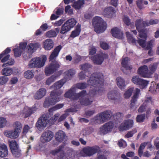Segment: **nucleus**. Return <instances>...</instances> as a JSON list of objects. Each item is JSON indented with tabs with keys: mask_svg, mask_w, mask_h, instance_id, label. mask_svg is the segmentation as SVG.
<instances>
[{
	"mask_svg": "<svg viewBox=\"0 0 159 159\" xmlns=\"http://www.w3.org/2000/svg\"><path fill=\"white\" fill-rule=\"evenodd\" d=\"M148 143V142H145L142 143L140 145L138 151V155L140 157H141L142 155H143V157H148L150 156L151 155L147 151L145 152L143 155V149Z\"/></svg>",
	"mask_w": 159,
	"mask_h": 159,
	"instance_id": "aec40b11",
	"label": "nucleus"
},
{
	"mask_svg": "<svg viewBox=\"0 0 159 159\" xmlns=\"http://www.w3.org/2000/svg\"><path fill=\"white\" fill-rule=\"evenodd\" d=\"M145 114H141L138 115L136 119V121L138 122H143L144 121L145 118Z\"/></svg>",
	"mask_w": 159,
	"mask_h": 159,
	"instance_id": "a18cd8bd",
	"label": "nucleus"
},
{
	"mask_svg": "<svg viewBox=\"0 0 159 159\" xmlns=\"http://www.w3.org/2000/svg\"><path fill=\"white\" fill-rule=\"evenodd\" d=\"M100 114L102 118V120H103L104 122L108 120L112 116L111 112L110 111H105L100 113Z\"/></svg>",
	"mask_w": 159,
	"mask_h": 159,
	"instance_id": "7c9ffc66",
	"label": "nucleus"
},
{
	"mask_svg": "<svg viewBox=\"0 0 159 159\" xmlns=\"http://www.w3.org/2000/svg\"><path fill=\"white\" fill-rule=\"evenodd\" d=\"M136 4L138 8L142 9L144 8L143 5V0H137Z\"/></svg>",
	"mask_w": 159,
	"mask_h": 159,
	"instance_id": "e2e57ef3",
	"label": "nucleus"
},
{
	"mask_svg": "<svg viewBox=\"0 0 159 159\" xmlns=\"http://www.w3.org/2000/svg\"><path fill=\"white\" fill-rule=\"evenodd\" d=\"M11 152L16 157H19L20 156L21 150L20 149L19 145L15 140L9 141L8 142Z\"/></svg>",
	"mask_w": 159,
	"mask_h": 159,
	"instance_id": "1a4fd4ad",
	"label": "nucleus"
},
{
	"mask_svg": "<svg viewBox=\"0 0 159 159\" xmlns=\"http://www.w3.org/2000/svg\"><path fill=\"white\" fill-rule=\"evenodd\" d=\"M7 122L6 118L2 117H0V128H2L5 126Z\"/></svg>",
	"mask_w": 159,
	"mask_h": 159,
	"instance_id": "864d4df0",
	"label": "nucleus"
},
{
	"mask_svg": "<svg viewBox=\"0 0 159 159\" xmlns=\"http://www.w3.org/2000/svg\"><path fill=\"white\" fill-rule=\"evenodd\" d=\"M80 66L81 67L80 69L85 71V72L86 71H88L89 69L92 67V65L88 63H85L81 65Z\"/></svg>",
	"mask_w": 159,
	"mask_h": 159,
	"instance_id": "79ce46f5",
	"label": "nucleus"
},
{
	"mask_svg": "<svg viewBox=\"0 0 159 159\" xmlns=\"http://www.w3.org/2000/svg\"><path fill=\"white\" fill-rule=\"evenodd\" d=\"M92 23L95 31L98 34L103 32L107 28L106 22L102 18L98 16L93 18Z\"/></svg>",
	"mask_w": 159,
	"mask_h": 159,
	"instance_id": "39448f33",
	"label": "nucleus"
},
{
	"mask_svg": "<svg viewBox=\"0 0 159 159\" xmlns=\"http://www.w3.org/2000/svg\"><path fill=\"white\" fill-rule=\"evenodd\" d=\"M84 0H78L75 2L72 5V7L76 10L80 9L82 6L84 4Z\"/></svg>",
	"mask_w": 159,
	"mask_h": 159,
	"instance_id": "4c0bfd02",
	"label": "nucleus"
},
{
	"mask_svg": "<svg viewBox=\"0 0 159 159\" xmlns=\"http://www.w3.org/2000/svg\"><path fill=\"white\" fill-rule=\"evenodd\" d=\"M97 51L96 48L93 46H92L89 49V55L92 56L94 55Z\"/></svg>",
	"mask_w": 159,
	"mask_h": 159,
	"instance_id": "0e129e2a",
	"label": "nucleus"
},
{
	"mask_svg": "<svg viewBox=\"0 0 159 159\" xmlns=\"http://www.w3.org/2000/svg\"><path fill=\"white\" fill-rule=\"evenodd\" d=\"M159 64V62H156L149 65L148 66L149 72L151 77L152 75L156 70Z\"/></svg>",
	"mask_w": 159,
	"mask_h": 159,
	"instance_id": "2f4dec72",
	"label": "nucleus"
},
{
	"mask_svg": "<svg viewBox=\"0 0 159 159\" xmlns=\"http://www.w3.org/2000/svg\"><path fill=\"white\" fill-rule=\"evenodd\" d=\"M87 94L85 90H82L78 93L77 100L79 99V102L81 105L87 106L91 105L93 102V100L91 98L85 97Z\"/></svg>",
	"mask_w": 159,
	"mask_h": 159,
	"instance_id": "0eeeda50",
	"label": "nucleus"
},
{
	"mask_svg": "<svg viewBox=\"0 0 159 159\" xmlns=\"http://www.w3.org/2000/svg\"><path fill=\"white\" fill-rule=\"evenodd\" d=\"M34 70H28L24 73V76L27 79H30L34 77Z\"/></svg>",
	"mask_w": 159,
	"mask_h": 159,
	"instance_id": "ea45409f",
	"label": "nucleus"
},
{
	"mask_svg": "<svg viewBox=\"0 0 159 159\" xmlns=\"http://www.w3.org/2000/svg\"><path fill=\"white\" fill-rule=\"evenodd\" d=\"M120 95L117 91L113 90L109 92L107 94L108 98L111 100H115L118 99Z\"/></svg>",
	"mask_w": 159,
	"mask_h": 159,
	"instance_id": "c85d7f7f",
	"label": "nucleus"
},
{
	"mask_svg": "<svg viewBox=\"0 0 159 159\" xmlns=\"http://www.w3.org/2000/svg\"><path fill=\"white\" fill-rule=\"evenodd\" d=\"M123 20L124 23L128 26L129 25L131 24L130 20L127 16H125L123 18Z\"/></svg>",
	"mask_w": 159,
	"mask_h": 159,
	"instance_id": "052dcab7",
	"label": "nucleus"
},
{
	"mask_svg": "<svg viewBox=\"0 0 159 159\" xmlns=\"http://www.w3.org/2000/svg\"><path fill=\"white\" fill-rule=\"evenodd\" d=\"M14 61L13 59H11L9 61H8L7 63H3L2 65V67H5L6 66H8L11 65H12L14 64Z\"/></svg>",
	"mask_w": 159,
	"mask_h": 159,
	"instance_id": "4d7b16f0",
	"label": "nucleus"
},
{
	"mask_svg": "<svg viewBox=\"0 0 159 159\" xmlns=\"http://www.w3.org/2000/svg\"><path fill=\"white\" fill-rule=\"evenodd\" d=\"M104 79L103 75L102 73H94L91 75L87 84L85 82H80L75 84L76 88L81 90L86 88L88 85L92 86L94 88L89 91L90 94L94 96L96 94L100 93L103 91L102 86L103 85Z\"/></svg>",
	"mask_w": 159,
	"mask_h": 159,
	"instance_id": "f257e3e1",
	"label": "nucleus"
},
{
	"mask_svg": "<svg viewBox=\"0 0 159 159\" xmlns=\"http://www.w3.org/2000/svg\"><path fill=\"white\" fill-rule=\"evenodd\" d=\"M108 55L107 53H101L91 57L90 59L94 64L101 65L105 59L108 58Z\"/></svg>",
	"mask_w": 159,
	"mask_h": 159,
	"instance_id": "9d476101",
	"label": "nucleus"
},
{
	"mask_svg": "<svg viewBox=\"0 0 159 159\" xmlns=\"http://www.w3.org/2000/svg\"><path fill=\"white\" fill-rule=\"evenodd\" d=\"M156 84H155V86L154 85H152V84L149 87V91L153 94H155L157 93L156 89Z\"/></svg>",
	"mask_w": 159,
	"mask_h": 159,
	"instance_id": "680f3d73",
	"label": "nucleus"
},
{
	"mask_svg": "<svg viewBox=\"0 0 159 159\" xmlns=\"http://www.w3.org/2000/svg\"><path fill=\"white\" fill-rule=\"evenodd\" d=\"M140 89L138 88L136 89L135 92L132 98V99L137 100L139 97V95L140 93Z\"/></svg>",
	"mask_w": 159,
	"mask_h": 159,
	"instance_id": "6e6d98bb",
	"label": "nucleus"
},
{
	"mask_svg": "<svg viewBox=\"0 0 159 159\" xmlns=\"http://www.w3.org/2000/svg\"><path fill=\"white\" fill-rule=\"evenodd\" d=\"M139 45L142 47V48H145L146 44H145V40L144 39H139L137 41Z\"/></svg>",
	"mask_w": 159,
	"mask_h": 159,
	"instance_id": "69168bd1",
	"label": "nucleus"
},
{
	"mask_svg": "<svg viewBox=\"0 0 159 159\" xmlns=\"http://www.w3.org/2000/svg\"><path fill=\"white\" fill-rule=\"evenodd\" d=\"M8 154L7 146L4 144L0 143V157H6L7 156Z\"/></svg>",
	"mask_w": 159,
	"mask_h": 159,
	"instance_id": "a878e982",
	"label": "nucleus"
},
{
	"mask_svg": "<svg viewBox=\"0 0 159 159\" xmlns=\"http://www.w3.org/2000/svg\"><path fill=\"white\" fill-rule=\"evenodd\" d=\"M64 148V146L63 145L60 146L57 149L52 151L51 153L53 155H55L60 152L59 155H58L57 159H64L65 156L64 152V151L61 152L62 149Z\"/></svg>",
	"mask_w": 159,
	"mask_h": 159,
	"instance_id": "6ab92c4d",
	"label": "nucleus"
},
{
	"mask_svg": "<svg viewBox=\"0 0 159 159\" xmlns=\"http://www.w3.org/2000/svg\"><path fill=\"white\" fill-rule=\"evenodd\" d=\"M95 122L98 124L104 122L103 120H102V118L100 113L98 114L95 117Z\"/></svg>",
	"mask_w": 159,
	"mask_h": 159,
	"instance_id": "09e8293b",
	"label": "nucleus"
},
{
	"mask_svg": "<svg viewBox=\"0 0 159 159\" xmlns=\"http://www.w3.org/2000/svg\"><path fill=\"white\" fill-rule=\"evenodd\" d=\"M81 31L80 25H77L75 30L72 31L70 35V37L74 38L79 36L80 35Z\"/></svg>",
	"mask_w": 159,
	"mask_h": 159,
	"instance_id": "473e14b6",
	"label": "nucleus"
},
{
	"mask_svg": "<svg viewBox=\"0 0 159 159\" xmlns=\"http://www.w3.org/2000/svg\"><path fill=\"white\" fill-rule=\"evenodd\" d=\"M139 32V36L142 38L146 39L147 38V34L144 32V30L143 29L140 30L139 31H138Z\"/></svg>",
	"mask_w": 159,
	"mask_h": 159,
	"instance_id": "bf43d9fd",
	"label": "nucleus"
},
{
	"mask_svg": "<svg viewBox=\"0 0 159 159\" xmlns=\"http://www.w3.org/2000/svg\"><path fill=\"white\" fill-rule=\"evenodd\" d=\"M46 93V91L45 89H40L34 95V98L36 99H40L45 95Z\"/></svg>",
	"mask_w": 159,
	"mask_h": 159,
	"instance_id": "bb28decb",
	"label": "nucleus"
},
{
	"mask_svg": "<svg viewBox=\"0 0 159 159\" xmlns=\"http://www.w3.org/2000/svg\"><path fill=\"white\" fill-rule=\"evenodd\" d=\"M116 11L114 8L111 7H109L105 8L103 12L104 16L107 17L111 18L115 15Z\"/></svg>",
	"mask_w": 159,
	"mask_h": 159,
	"instance_id": "4be33fe9",
	"label": "nucleus"
},
{
	"mask_svg": "<svg viewBox=\"0 0 159 159\" xmlns=\"http://www.w3.org/2000/svg\"><path fill=\"white\" fill-rule=\"evenodd\" d=\"M138 73L142 77L145 78H151L148 70V67L146 65L140 66L138 69Z\"/></svg>",
	"mask_w": 159,
	"mask_h": 159,
	"instance_id": "ddd939ff",
	"label": "nucleus"
},
{
	"mask_svg": "<svg viewBox=\"0 0 159 159\" xmlns=\"http://www.w3.org/2000/svg\"><path fill=\"white\" fill-rule=\"evenodd\" d=\"M76 23V20L74 18H71L67 20L62 26L60 33L64 34L73 28Z\"/></svg>",
	"mask_w": 159,
	"mask_h": 159,
	"instance_id": "6e6552de",
	"label": "nucleus"
},
{
	"mask_svg": "<svg viewBox=\"0 0 159 159\" xmlns=\"http://www.w3.org/2000/svg\"><path fill=\"white\" fill-rule=\"evenodd\" d=\"M58 76L56 75H52L47 79L46 82V84L48 85H50L56 80Z\"/></svg>",
	"mask_w": 159,
	"mask_h": 159,
	"instance_id": "a19ab883",
	"label": "nucleus"
},
{
	"mask_svg": "<svg viewBox=\"0 0 159 159\" xmlns=\"http://www.w3.org/2000/svg\"><path fill=\"white\" fill-rule=\"evenodd\" d=\"M63 91L61 90H53L51 92L50 96L45 98L43 103V107L48 108L55 105L61 99V94Z\"/></svg>",
	"mask_w": 159,
	"mask_h": 159,
	"instance_id": "20e7f679",
	"label": "nucleus"
},
{
	"mask_svg": "<svg viewBox=\"0 0 159 159\" xmlns=\"http://www.w3.org/2000/svg\"><path fill=\"white\" fill-rule=\"evenodd\" d=\"M66 81L63 79L55 83L54 85L50 87V89L54 88L55 89H59L64 85Z\"/></svg>",
	"mask_w": 159,
	"mask_h": 159,
	"instance_id": "72a5a7b5",
	"label": "nucleus"
},
{
	"mask_svg": "<svg viewBox=\"0 0 159 159\" xmlns=\"http://www.w3.org/2000/svg\"><path fill=\"white\" fill-rule=\"evenodd\" d=\"M14 61L13 59H11L9 61H8L7 63H3L2 65V67H5L6 66H8L11 65H12L14 64Z\"/></svg>",
	"mask_w": 159,
	"mask_h": 159,
	"instance_id": "13d9d810",
	"label": "nucleus"
},
{
	"mask_svg": "<svg viewBox=\"0 0 159 159\" xmlns=\"http://www.w3.org/2000/svg\"><path fill=\"white\" fill-rule=\"evenodd\" d=\"M94 159H107V156L103 154L98 153L97 157Z\"/></svg>",
	"mask_w": 159,
	"mask_h": 159,
	"instance_id": "774afa93",
	"label": "nucleus"
},
{
	"mask_svg": "<svg viewBox=\"0 0 159 159\" xmlns=\"http://www.w3.org/2000/svg\"><path fill=\"white\" fill-rule=\"evenodd\" d=\"M14 56L16 57H18L21 55L22 52V50L20 48H15L13 49Z\"/></svg>",
	"mask_w": 159,
	"mask_h": 159,
	"instance_id": "8fccbe9b",
	"label": "nucleus"
},
{
	"mask_svg": "<svg viewBox=\"0 0 159 159\" xmlns=\"http://www.w3.org/2000/svg\"><path fill=\"white\" fill-rule=\"evenodd\" d=\"M36 109L35 107L28 108L25 113V117L26 118L30 116L32 114L35 112Z\"/></svg>",
	"mask_w": 159,
	"mask_h": 159,
	"instance_id": "c9c22d12",
	"label": "nucleus"
},
{
	"mask_svg": "<svg viewBox=\"0 0 159 159\" xmlns=\"http://www.w3.org/2000/svg\"><path fill=\"white\" fill-rule=\"evenodd\" d=\"M137 132L136 129H134L128 132L127 134L125 135V138H129L132 137L133 135Z\"/></svg>",
	"mask_w": 159,
	"mask_h": 159,
	"instance_id": "de8ad7c7",
	"label": "nucleus"
},
{
	"mask_svg": "<svg viewBox=\"0 0 159 159\" xmlns=\"http://www.w3.org/2000/svg\"><path fill=\"white\" fill-rule=\"evenodd\" d=\"M133 120H126L121 123L119 127L120 131H123L128 130L132 128L133 125Z\"/></svg>",
	"mask_w": 159,
	"mask_h": 159,
	"instance_id": "f3484780",
	"label": "nucleus"
},
{
	"mask_svg": "<svg viewBox=\"0 0 159 159\" xmlns=\"http://www.w3.org/2000/svg\"><path fill=\"white\" fill-rule=\"evenodd\" d=\"M133 91V89L132 88L129 89L124 93V98H129L132 94Z\"/></svg>",
	"mask_w": 159,
	"mask_h": 159,
	"instance_id": "603ef678",
	"label": "nucleus"
},
{
	"mask_svg": "<svg viewBox=\"0 0 159 159\" xmlns=\"http://www.w3.org/2000/svg\"><path fill=\"white\" fill-rule=\"evenodd\" d=\"M38 48H39V46L37 43H30L29 44L26 48L27 49H28L27 54L28 55L26 56L25 58L28 59L31 58L32 54ZM23 56L24 57H25V56L24 53L23 54Z\"/></svg>",
	"mask_w": 159,
	"mask_h": 159,
	"instance_id": "2eb2a0df",
	"label": "nucleus"
},
{
	"mask_svg": "<svg viewBox=\"0 0 159 159\" xmlns=\"http://www.w3.org/2000/svg\"><path fill=\"white\" fill-rule=\"evenodd\" d=\"M111 33L112 36L117 39H122L123 37V33L121 30L117 27L111 29Z\"/></svg>",
	"mask_w": 159,
	"mask_h": 159,
	"instance_id": "b1692460",
	"label": "nucleus"
},
{
	"mask_svg": "<svg viewBox=\"0 0 159 159\" xmlns=\"http://www.w3.org/2000/svg\"><path fill=\"white\" fill-rule=\"evenodd\" d=\"M53 136L52 132L50 130H47L44 132L41 137V141L43 143L48 142L52 140Z\"/></svg>",
	"mask_w": 159,
	"mask_h": 159,
	"instance_id": "dca6fc26",
	"label": "nucleus"
},
{
	"mask_svg": "<svg viewBox=\"0 0 159 159\" xmlns=\"http://www.w3.org/2000/svg\"><path fill=\"white\" fill-rule=\"evenodd\" d=\"M126 34L128 42L135 44L136 40L133 37L132 35L129 32H126Z\"/></svg>",
	"mask_w": 159,
	"mask_h": 159,
	"instance_id": "37998d69",
	"label": "nucleus"
},
{
	"mask_svg": "<svg viewBox=\"0 0 159 159\" xmlns=\"http://www.w3.org/2000/svg\"><path fill=\"white\" fill-rule=\"evenodd\" d=\"M47 60V57L45 55H43L40 57H36L31 59L29 62L28 66L31 68H41L44 66Z\"/></svg>",
	"mask_w": 159,
	"mask_h": 159,
	"instance_id": "423d86ee",
	"label": "nucleus"
},
{
	"mask_svg": "<svg viewBox=\"0 0 159 159\" xmlns=\"http://www.w3.org/2000/svg\"><path fill=\"white\" fill-rule=\"evenodd\" d=\"M66 75L68 78L71 77L75 74L74 70L71 69L65 72Z\"/></svg>",
	"mask_w": 159,
	"mask_h": 159,
	"instance_id": "49530a36",
	"label": "nucleus"
},
{
	"mask_svg": "<svg viewBox=\"0 0 159 159\" xmlns=\"http://www.w3.org/2000/svg\"><path fill=\"white\" fill-rule=\"evenodd\" d=\"M85 72L81 71L78 74V77L80 80H82L84 79L85 78L86 75Z\"/></svg>",
	"mask_w": 159,
	"mask_h": 159,
	"instance_id": "338daca9",
	"label": "nucleus"
},
{
	"mask_svg": "<svg viewBox=\"0 0 159 159\" xmlns=\"http://www.w3.org/2000/svg\"><path fill=\"white\" fill-rule=\"evenodd\" d=\"M53 46L54 42L51 39H48L44 42V48L46 50H50L53 48Z\"/></svg>",
	"mask_w": 159,
	"mask_h": 159,
	"instance_id": "cd10ccee",
	"label": "nucleus"
},
{
	"mask_svg": "<svg viewBox=\"0 0 159 159\" xmlns=\"http://www.w3.org/2000/svg\"><path fill=\"white\" fill-rule=\"evenodd\" d=\"M8 78L7 77L2 76L0 77V84H4L8 81Z\"/></svg>",
	"mask_w": 159,
	"mask_h": 159,
	"instance_id": "5fc2aeb1",
	"label": "nucleus"
},
{
	"mask_svg": "<svg viewBox=\"0 0 159 159\" xmlns=\"http://www.w3.org/2000/svg\"><path fill=\"white\" fill-rule=\"evenodd\" d=\"M114 126L113 123L111 122H109L104 124L100 128V134L104 135L111 130Z\"/></svg>",
	"mask_w": 159,
	"mask_h": 159,
	"instance_id": "4468645a",
	"label": "nucleus"
},
{
	"mask_svg": "<svg viewBox=\"0 0 159 159\" xmlns=\"http://www.w3.org/2000/svg\"><path fill=\"white\" fill-rule=\"evenodd\" d=\"M55 111L56 110L54 106L49 109L48 110V113L43 114L39 118L36 123V126L38 128H40L42 127H45L48 123L51 125L54 124L60 116L59 114L57 113L52 117L53 112Z\"/></svg>",
	"mask_w": 159,
	"mask_h": 159,
	"instance_id": "f03ea898",
	"label": "nucleus"
},
{
	"mask_svg": "<svg viewBox=\"0 0 159 159\" xmlns=\"http://www.w3.org/2000/svg\"><path fill=\"white\" fill-rule=\"evenodd\" d=\"M57 35L56 33L53 30H50L46 33V36L48 38L54 37H56Z\"/></svg>",
	"mask_w": 159,
	"mask_h": 159,
	"instance_id": "c03bdc74",
	"label": "nucleus"
},
{
	"mask_svg": "<svg viewBox=\"0 0 159 159\" xmlns=\"http://www.w3.org/2000/svg\"><path fill=\"white\" fill-rule=\"evenodd\" d=\"M130 59L128 57H126L122 59L121 65L122 67L126 70H131L132 68V66H129L128 64Z\"/></svg>",
	"mask_w": 159,
	"mask_h": 159,
	"instance_id": "c756f323",
	"label": "nucleus"
},
{
	"mask_svg": "<svg viewBox=\"0 0 159 159\" xmlns=\"http://www.w3.org/2000/svg\"><path fill=\"white\" fill-rule=\"evenodd\" d=\"M13 127L14 128V129L20 133V131L22 129V125L21 122L19 121L15 122L13 125Z\"/></svg>",
	"mask_w": 159,
	"mask_h": 159,
	"instance_id": "58836bf2",
	"label": "nucleus"
},
{
	"mask_svg": "<svg viewBox=\"0 0 159 159\" xmlns=\"http://www.w3.org/2000/svg\"><path fill=\"white\" fill-rule=\"evenodd\" d=\"M131 81L134 84L138 85L141 89L145 88L149 83V81L141 79L137 76L133 77Z\"/></svg>",
	"mask_w": 159,
	"mask_h": 159,
	"instance_id": "9b49d317",
	"label": "nucleus"
},
{
	"mask_svg": "<svg viewBox=\"0 0 159 159\" xmlns=\"http://www.w3.org/2000/svg\"><path fill=\"white\" fill-rule=\"evenodd\" d=\"M78 93H75L74 88H72L64 94L66 98H68L73 100H77Z\"/></svg>",
	"mask_w": 159,
	"mask_h": 159,
	"instance_id": "a211bd4d",
	"label": "nucleus"
},
{
	"mask_svg": "<svg viewBox=\"0 0 159 159\" xmlns=\"http://www.w3.org/2000/svg\"><path fill=\"white\" fill-rule=\"evenodd\" d=\"M19 133L18 131L14 130H6L4 132V134L5 136L8 138L12 139H16L19 135Z\"/></svg>",
	"mask_w": 159,
	"mask_h": 159,
	"instance_id": "5701e85b",
	"label": "nucleus"
},
{
	"mask_svg": "<svg viewBox=\"0 0 159 159\" xmlns=\"http://www.w3.org/2000/svg\"><path fill=\"white\" fill-rule=\"evenodd\" d=\"M148 22L147 21H143V19L137 20L135 21V25L138 31L143 29V28L148 26Z\"/></svg>",
	"mask_w": 159,
	"mask_h": 159,
	"instance_id": "412c9836",
	"label": "nucleus"
},
{
	"mask_svg": "<svg viewBox=\"0 0 159 159\" xmlns=\"http://www.w3.org/2000/svg\"><path fill=\"white\" fill-rule=\"evenodd\" d=\"M100 46L103 49L106 50L108 49L109 48V45L107 43L101 41L100 43Z\"/></svg>",
	"mask_w": 159,
	"mask_h": 159,
	"instance_id": "3c124183",
	"label": "nucleus"
},
{
	"mask_svg": "<svg viewBox=\"0 0 159 159\" xmlns=\"http://www.w3.org/2000/svg\"><path fill=\"white\" fill-rule=\"evenodd\" d=\"M66 137L65 133L61 130L58 131L55 135L56 140L60 142H61L64 141Z\"/></svg>",
	"mask_w": 159,
	"mask_h": 159,
	"instance_id": "393cba45",
	"label": "nucleus"
},
{
	"mask_svg": "<svg viewBox=\"0 0 159 159\" xmlns=\"http://www.w3.org/2000/svg\"><path fill=\"white\" fill-rule=\"evenodd\" d=\"M116 80L119 88L121 89H124L126 86V84L124 79L119 77L116 78Z\"/></svg>",
	"mask_w": 159,
	"mask_h": 159,
	"instance_id": "f704fd0d",
	"label": "nucleus"
},
{
	"mask_svg": "<svg viewBox=\"0 0 159 159\" xmlns=\"http://www.w3.org/2000/svg\"><path fill=\"white\" fill-rule=\"evenodd\" d=\"M62 48L61 45L56 47L53 51L50 54L49 60L52 61L46 66L44 72L47 76H49L58 70L60 66L58 62L56 61H52L54 59L58 56L59 53Z\"/></svg>",
	"mask_w": 159,
	"mask_h": 159,
	"instance_id": "7ed1b4c3",
	"label": "nucleus"
},
{
	"mask_svg": "<svg viewBox=\"0 0 159 159\" xmlns=\"http://www.w3.org/2000/svg\"><path fill=\"white\" fill-rule=\"evenodd\" d=\"M100 150L99 147L93 146L84 148L82 150L83 152L86 156H91L98 152Z\"/></svg>",
	"mask_w": 159,
	"mask_h": 159,
	"instance_id": "f8f14e48",
	"label": "nucleus"
},
{
	"mask_svg": "<svg viewBox=\"0 0 159 159\" xmlns=\"http://www.w3.org/2000/svg\"><path fill=\"white\" fill-rule=\"evenodd\" d=\"M13 69L10 67H6L2 70L1 73L2 75L9 76L13 73Z\"/></svg>",
	"mask_w": 159,
	"mask_h": 159,
	"instance_id": "e433bc0d",
	"label": "nucleus"
}]
</instances>
